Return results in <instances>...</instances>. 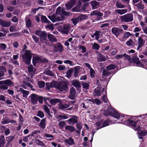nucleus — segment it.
<instances>
[{
	"mask_svg": "<svg viewBox=\"0 0 147 147\" xmlns=\"http://www.w3.org/2000/svg\"><path fill=\"white\" fill-rule=\"evenodd\" d=\"M104 115H110L111 117H113L116 119H119V120H122L124 121V119L125 116H123V115H120L115 110L112 106H110L107 110L106 111H105Z\"/></svg>",
	"mask_w": 147,
	"mask_h": 147,
	"instance_id": "obj_1",
	"label": "nucleus"
},
{
	"mask_svg": "<svg viewBox=\"0 0 147 147\" xmlns=\"http://www.w3.org/2000/svg\"><path fill=\"white\" fill-rule=\"evenodd\" d=\"M46 86L48 89H49L51 87H54L61 91H65L68 89L67 85L65 82L59 83L56 82H54L51 83H47Z\"/></svg>",
	"mask_w": 147,
	"mask_h": 147,
	"instance_id": "obj_2",
	"label": "nucleus"
},
{
	"mask_svg": "<svg viewBox=\"0 0 147 147\" xmlns=\"http://www.w3.org/2000/svg\"><path fill=\"white\" fill-rule=\"evenodd\" d=\"M26 48V45H24L23 52L21 53V55L23 61L26 65H28L30 63L32 54L29 50H24Z\"/></svg>",
	"mask_w": 147,
	"mask_h": 147,
	"instance_id": "obj_3",
	"label": "nucleus"
},
{
	"mask_svg": "<svg viewBox=\"0 0 147 147\" xmlns=\"http://www.w3.org/2000/svg\"><path fill=\"white\" fill-rule=\"evenodd\" d=\"M47 16L49 19L53 22L56 21L62 20L64 18V16L58 13L53 14L51 15L48 16Z\"/></svg>",
	"mask_w": 147,
	"mask_h": 147,
	"instance_id": "obj_4",
	"label": "nucleus"
},
{
	"mask_svg": "<svg viewBox=\"0 0 147 147\" xmlns=\"http://www.w3.org/2000/svg\"><path fill=\"white\" fill-rule=\"evenodd\" d=\"M35 34L39 36L41 41L44 43L47 44V40H46L47 35L45 31H42L40 30L36 31Z\"/></svg>",
	"mask_w": 147,
	"mask_h": 147,
	"instance_id": "obj_5",
	"label": "nucleus"
},
{
	"mask_svg": "<svg viewBox=\"0 0 147 147\" xmlns=\"http://www.w3.org/2000/svg\"><path fill=\"white\" fill-rule=\"evenodd\" d=\"M121 21L125 22H132L133 20V15L131 13L127 14L120 17Z\"/></svg>",
	"mask_w": 147,
	"mask_h": 147,
	"instance_id": "obj_6",
	"label": "nucleus"
},
{
	"mask_svg": "<svg viewBox=\"0 0 147 147\" xmlns=\"http://www.w3.org/2000/svg\"><path fill=\"white\" fill-rule=\"evenodd\" d=\"M123 116L126 117L125 118V119H123L124 121H122V120H119L120 121H118V123H124L125 124L126 123V125L128 124L134 127H136L137 123L136 122L131 119H128L127 120L126 119L127 116L126 115H123Z\"/></svg>",
	"mask_w": 147,
	"mask_h": 147,
	"instance_id": "obj_7",
	"label": "nucleus"
},
{
	"mask_svg": "<svg viewBox=\"0 0 147 147\" xmlns=\"http://www.w3.org/2000/svg\"><path fill=\"white\" fill-rule=\"evenodd\" d=\"M48 60L46 59L42 60L41 58L37 55H35L33 56L32 58V62L34 65H35L37 63L41 62H47Z\"/></svg>",
	"mask_w": 147,
	"mask_h": 147,
	"instance_id": "obj_8",
	"label": "nucleus"
},
{
	"mask_svg": "<svg viewBox=\"0 0 147 147\" xmlns=\"http://www.w3.org/2000/svg\"><path fill=\"white\" fill-rule=\"evenodd\" d=\"M69 117H73L67 120L69 124L73 125L78 122V117L77 116L75 115H69Z\"/></svg>",
	"mask_w": 147,
	"mask_h": 147,
	"instance_id": "obj_9",
	"label": "nucleus"
},
{
	"mask_svg": "<svg viewBox=\"0 0 147 147\" xmlns=\"http://www.w3.org/2000/svg\"><path fill=\"white\" fill-rule=\"evenodd\" d=\"M15 88L17 89V92H19L20 91L23 94V97H26L29 94V92L28 91L24 90L22 88H19L17 86L15 87Z\"/></svg>",
	"mask_w": 147,
	"mask_h": 147,
	"instance_id": "obj_10",
	"label": "nucleus"
},
{
	"mask_svg": "<svg viewBox=\"0 0 147 147\" xmlns=\"http://www.w3.org/2000/svg\"><path fill=\"white\" fill-rule=\"evenodd\" d=\"M54 50L55 51L61 53L63 50V46L59 43H57L54 46Z\"/></svg>",
	"mask_w": 147,
	"mask_h": 147,
	"instance_id": "obj_11",
	"label": "nucleus"
},
{
	"mask_svg": "<svg viewBox=\"0 0 147 147\" xmlns=\"http://www.w3.org/2000/svg\"><path fill=\"white\" fill-rule=\"evenodd\" d=\"M30 96L32 103L33 105L37 104L38 100L39 99V97L35 94H31Z\"/></svg>",
	"mask_w": 147,
	"mask_h": 147,
	"instance_id": "obj_12",
	"label": "nucleus"
},
{
	"mask_svg": "<svg viewBox=\"0 0 147 147\" xmlns=\"http://www.w3.org/2000/svg\"><path fill=\"white\" fill-rule=\"evenodd\" d=\"M56 13L62 15L63 16H68L69 15V13L65 11L63 9H62L61 11V7H58L56 10Z\"/></svg>",
	"mask_w": 147,
	"mask_h": 147,
	"instance_id": "obj_13",
	"label": "nucleus"
},
{
	"mask_svg": "<svg viewBox=\"0 0 147 147\" xmlns=\"http://www.w3.org/2000/svg\"><path fill=\"white\" fill-rule=\"evenodd\" d=\"M138 60L139 58H135L133 60V62L134 64V65L144 68V65L141 62L139 61Z\"/></svg>",
	"mask_w": 147,
	"mask_h": 147,
	"instance_id": "obj_14",
	"label": "nucleus"
},
{
	"mask_svg": "<svg viewBox=\"0 0 147 147\" xmlns=\"http://www.w3.org/2000/svg\"><path fill=\"white\" fill-rule=\"evenodd\" d=\"M122 31V30L120 28H112V33L116 37L118 36Z\"/></svg>",
	"mask_w": 147,
	"mask_h": 147,
	"instance_id": "obj_15",
	"label": "nucleus"
},
{
	"mask_svg": "<svg viewBox=\"0 0 147 147\" xmlns=\"http://www.w3.org/2000/svg\"><path fill=\"white\" fill-rule=\"evenodd\" d=\"M0 24L3 27H8L11 25V22L0 20Z\"/></svg>",
	"mask_w": 147,
	"mask_h": 147,
	"instance_id": "obj_16",
	"label": "nucleus"
},
{
	"mask_svg": "<svg viewBox=\"0 0 147 147\" xmlns=\"http://www.w3.org/2000/svg\"><path fill=\"white\" fill-rule=\"evenodd\" d=\"M70 94L69 96V98L73 100L75 97L76 90L74 88H72L70 89Z\"/></svg>",
	"mask_w": 147,
	"mask_h": 147,
	"instance_id": "obj_17",
	"label": "nucleus"
},
{
	"mask_svg": "<svg viewBox=\"0 0 147 147\" xmlns=\"http://www.w3.org/2000/svg\"><path fill=\"white\" fill-rule=\"evenodd\" d=\"M76 4L75 0H72L68 3L66 4L65 6L67 9H70Z\"/></svg>",
	"mask_w": 147,
	"mask_h": 147,
	"instance_id": "obj_18",
	"label": "nucleus"
},
{
	"mask_svg": "<svg viewBox=\"0 0 147 147\" xmlns=\"http://www.w3.org/2000/svg\"><path fill=\"white\" fill-rule=\"evenodd\" d=\"M2 83L3 84L7 85L8 86H11L14 85V83L9 79L2 80Z\"/></svg>",
	"mask_w": 147,
	"mask_h": 147,
	"instance_id": "obj_19",
	"label": "nucleus"
},
{
	"mask_svg": "<svg viewBox=\"0 0 147 147\" xmlns=\"http://www.w3.org/2000/svg\"><path fill=\"white\" fill-rule=\"evenodd\" d=\"M138 137L140 139H142L143 137L147 134V132L146 131L143 130L137 132Z\"/></svg>",
	"mask_w": 147,
	"mask_h": 147,
	"instance_id": "obj_20",
	"label": "nucleus"
},
{
	"mask_svg": "<svg viewBox=\"0 0 147 147\" xmlns=\"http://www.w3.org/2000/svg\"><path fill=\"white\" fill-rule=\"evenodd\" d=\"M46 120L45 118H44L42 119L39 124V126L41 128L44 129L45 128L46 123Z\"/></svg>",
	"mask_w": 147,
	"mask_h": 147,
	"instance_id": "obj_21",
	"label": "nucleus"
},
{
	"mask_svg": "<svg viewBox=\"0 0 147 147\" xmlns=\"http://www.w3.org/2000/svg\"><path fill=\"white\" fill-rule=\"evenodd\" d=\"M65 142L66 144L70 146L72 145L75 144L74 139L71 137H69V139H65Z\"/></svg>",
	"mask_w": 147,
	"mask_h": 147,
	"instance_id": "obj_22",
	"label": "nucleus"
},
{
	"mask_svg": "<svg viewBox=\"0 0 147 147\" xmlns=\"http://www.w3.org/2000/svg\"><path fill=\"white\" fill-rule=\"evenodd\" d=\"M70 118L69 115H59L57 118L59 120L62 119H65Z\"/></svg>",
	"mask_w": 147,
	"mask_h": 147,
	"instance_id": "obj_23",
	"label": "nucleus"
},
{
	"mask_svg": "<svg viewBox=\"0 0 147 147\" xmlns=\"http://www.w3.org/2000/svg\"><path fill=\"white\" fill-rule=\"evenodd\" d=\"M143 40L141 37H139L138 38V47L137 48V50H139L143 45Z\"/></svg>",
	"mask_w": 147,
	"mask_h": 147,
	"instance_id": "obj_24",
	"label": "nucleus"
},
{
	"mask_svg": "<svg viewBox=\"0 0 147 147\" xmlns=\"http://www.w3.org/2000/svg\"><path fill=\"white\" fill-rule=\"evenodd\" d=\"M127 9H117L115 11V12L117 13H118L120 15H122L126 13L127 12Z\"/></svg>",
	"mask_w": 147,
	"mask_h": 147,
	"instance_id": "obj_25",
	"label": "nucleus"
},
{
	"mask_svg": "<svg viewBox=\"0 0 147 147\" xmlns=\"http://www.w3.org/2000/svg\"><path fill=\"white\" fill-rule=\"evenodd\" d=\"M48 37L49 40L52 42H55L57 41L56 38L54 36L51 34H48Z\"/></svg>",
	"mask_w": 147,
	"mask_h": 147,
	"instance_id": "obj_26",
	"label": "nucleus"
},
{
	"mask_svg": "<svg viewBox=\"0 0 147 147\" xmlns=\"http://www.w3.org/2000/svg\"><path fill=\"white\" fill-rule=\"evenodd\" d=\"M6 72L5 67L3 66H0V78L4 75V73Z\"/></svg>",
	"mask_w": 147,
	"mask_h": 147,
	"instance_id": "obj_27",
	"label": "nucleus"
},
{
	"mask_svg": "<svg viewBox=\"0 0 147 147\" xmlns=\"http://www.w3.org/2000/svg\"><path fill=\"white\" fill-rule=\"evenodd\" d=\"M93 9H96L99 6V4L96 1H91L90 3Z\"/></svg>",
	"mask_w": 147,
	"mask_h": 147,
	"instance_id": "obj_28",
	"label": "nucleus"
},
{
	"mask_svg": "<svg viewBox=\"0 0 147 147\" xmlns=\"http://www.w3.org/2000/svg\"><path fill=\"white\" fill-rule=\"evenodd\" d=\"M72 85L75 87L80 88L81 87V84L80 82L77 80H74L72 81Z\"/></svg>",
	"mask_w": 147,
	"mask_h": 147,
	"instance_id": "obj_29",
	"label": "nucleus"
},
{
	"mask_svg": "<svg viewBox=\"0 0 147 147\" xmlns=\"http://www.w3.org/2000/svg\"><path fill=\"white\" fill-rule=\"evenodd\" d=\"M5 144L4 137L2 136L0 137V147H3Z\"/></svg>",
	"mask_w": 147,
	"mask_h": 147,
	"instance_id": "obj_30",
	"label": "nucleus"
},
{
	"mask_svg": "<svg viewBox=\"0 0 147 147\" xmlns=\"http://www.w3.org/2000/svg\"><path fill=\"white\" fill-rule=\"evenodd\" d=\"M68 28H58V30L62 33L67 34L69 32Z\"/></svg>",
	"mask_w": 147,
	"mask_h": 147,
	"instance_id": "obj_31",
	"label": "nucleus"
},
{
	"mask_svg": "<svg viewBox=\"0 0 147 147\" xmlns=\"http://www.w3.org/2000/svg\"><path fill=\"white\" fill-rule=\"evenodd\" d=\"M90 101L92 102L93 103L96 104L97 105H99L101 103V101L98 98L94 99H90Z\"/></svg>",
	"mask_w": 147,
	"mask_h": 147,
	"instance_id": "obj_32",
	"label": "nucleus"
},
{
	"mask_svg": "<svg viewBox=\"0 0 147 147\" xmlns=\"http://www.w3.org/2000/svg\"><path fill=\"white\" fill-rule=\"evenodd\" d=\"M142 117V122L143 123H147V113L143 115H139L137 117Z\"/></svg>",
	"mask_w": 147,
	"mask_h": 147,
	"instance_id": "obj_33",
	"label": "nucleus"
},
{
	"mask_svg": "<svg viewBox=\"0 0 147 147\" xmlns=\"http://www.w3.org/2000/svg\"><path fill=\"white\" fill-rule=\"evenodd\" d=\"M65 129L66 130L69 131L71 132H74L75 130V128L72 126L67 125L65 127Z\"/></svg>",
	"mask_w": 147,
	"mask_h": 147,
	"instance_id": "obj_34",
	"label": "nucleus"
},
{
	"mask_svg": "<svg viewBox=\"0 0 147 147\" xmlns=\"http://www.w3.org/2000/svg\"><path fill=\"white\" fill-rule=\"evenodd\" d=\"M103 15L102 13H100V12L96 11H92L91 14H90V15H97L99 16H101Z\"/></svg>",
	"mask_w": 147,
	"mask_h": 147,
	"instance_id": "obj_35",
	"label": "nucleus"
},
{
	"mask_svg": "<svg viewBox=\"0 0 147 147\" xmlns=\"http://www.w3.org/2000/svg\"><path fill=\"white\" fill-rule=\"evenodd\" d=\"M35 143L38 145L43 146L44 147H46V145L42 141H40L38 140H36Z\"/></svg>",
	"mask_w": 147,
	"mask_h": 147,
	"instance_id": "obj_36",
	"label": "nucleus"
},
{
	"mask_svg": "<svg viewBox=\"0 0 147 147\" xmlns=\"http://www.w3.org/2000/svg\"><path fill=\"white\" fill-rule=\"evenodd\" d=\"M26 26L29 28L32 26V24L29 18H26L25 19Z\"/></svg>",
	"mask_w": 147,
	"mask_h": 147,
	"instance_id": "obj_37",
	"label": "nucleus"
},
{
	"mask_svg": "<svg viewBox=\"0 0 147 147\" xmlns=\"http://www.w3.org/2000/svg\"><path fill=\"white\" fill-rule=\"evenodd\" d=\"M110 121L109 119L105 121H104L102 123V127H106L108 125H109L111 124V123H110Z\"/></svg>",
	"mask_w": 147,
	"mask_h": 147,
	"instance_id": "obj_38",
	"label": "nucleus"
},
{
	"mask_svg": "<svg viewBox=\"0 0 147 147\" xmlns=\"http://www.w3.org/2000/svg\"><path fill=\"white\" fill-rule=\"evenodd\" d=\"M100 89L99 88H95L94 92L96 96H98L100 95L101 92Z\"/></svg>",
	"mask_w": 147,
	"mask_h": 147,
	"instance_id": "obj_39",
	"label": "nucleus"
},
{
	"mask_svg": "<svg viewBox=\"0 0 147 147\" xmlns=\"http://www.w3.org/2000/svg\"><path fill=\"white\" fill-rule=\"evenodd\" d=\"M102 122L101 121H98L96 123L95 125L98 128L97 130L102 127Z\"/></svg>",
	"mask_w": 147,
	"mask_h": 147,
	"instance_id": "obj_40",
	"label": "nucleus"
},
{
	"mask_svg": "<svg viewBox=\"0 0 147 147\" xmlns=\"http://www.w3.org/2000/svg\"><path fill=\"white\" fill-rule=\"evenodd\" d=\"M60 100L58 98L51 99L50 100V102L52 105H55L57 102H59Z\"/></svg>",
	"mask_w": 147,
	"mask_h": 147,
	"instance_id": "obj_41",
	"label": "nucleus"
},
{
	"mask_svg": "<svg viewBox=\"0 0 147 147\" xmlns=\"http://www.w3.org/2000/svg\"><path fill=\"white\" fill-rule=\"evenodd\" d=\"M59 108L61 110H64L68 108L69 107L68 105L67 104L63 105L62 104H60L59 106Z\"/></svg>",
	"mask_w": 147,
	"mask_h": 147,
	"instance_id": "obj_42",
	"label": "nucleus"
},
{
	"mask_svg": "<svg viewBox=\"0 0 147 147\" xmlns=\"http://www.w3.org/2000/svg\"><path fill=\"white\" fill-rule=\"evenodd\" d=\"M98 59L100 61H103L106 60V58L105 56L100 54L98 57Z\"/></svg>",
	"mask_w": 147,
	"mask_h": 147,
	"instance_id": "obj_43",
	"label": "nucleus"
},
{
	"mask_svg": "<svg viewBox=\"0 0 147 147\" xmlns=\"http://www.w3.org/2000/svg\"><path fill=\"white\" fill-rule=\"evenodd\" d=\"M116 6L118 8H122L125 7V6L121 4L120 2L117 1L116 4Z\"/></svg>",
	"mask_w": 147,
	"mask_h": 147,
	"instance_id": "obj_44",
	"label": "nucleus"
},
{
	"mask_svg": "<svg viewBox=\"0 0 147 147\" xmlns=\"http://www.w3.org/2000/svg\"><path fill=\"white\" fill-rule=\"evenodd\" d=\"M1 122L3 124L8 123H10V119L8 118H3Z\"/></svg>",
	"mask_w": 147,
	"mask_h": 147,
	"instance_id": "obj_45",
	"label": "nucleus"
},
{
	"mask_svg": "<svg viewBox=\"0 0 147 147\" xmlns=\"http://www.w3.org/2000/svg\"><path fill=\"white\" fill-rule=\"evenodd\" d=\"M41 21L42 22L47 23H49L50 22L48 20L46 17L45 16H42L41 18Z\"/></svg>",
	"mask_w": 147,
	"mask_h": 147,
	"instance_id": "obj_46",
	"label": "nucleus"
},
{
	"mask_svg": "<svg viewBox=\"0 0 147 147\" xmlns=\"http://www.w3.org/2000/svg\"><path fill=\"white\" fill-rule=\"evenodd\" d=\"M78 17L79 18L80 21L84 20H85L88 18L87 16L86 15L83 14L80 15V16Z\"/></svg>",
	"mask_w": 147,
	"mask_h": 147,
	"instance_id": "obj_47",
	"label": "nucleus"
},
{
	"mask_svg": "<svg viewBox=\"0 0 147 147\" xmlns=\"http://www.w3.org/2000/svg\"><path fill=\"white\" fill-rule=\"evenodd\" d=\"M137 8L141 10H143L144 8V5L140 3H139L136 5Z\"/></svg>",
	"mask_w": 147,
	"mask_h": 147,
	"instance_id": "obj_48",
	"label": "nucleus"
},
{
	"mask_svg": "<svg viewBox=\"0 0 147 147\" xmlns=\"http://www.w3.org/2000/svg\"><path fill=\"white\" fill-rule=\"evenodd\" d=\"M8 86L5 84H1L0 86V89L1 90H5L8 89Z\"/></svg>",
	"mask_w": 147,
	"mask_h": 147,
	"instance_id": "obj_49",
	"label": "nucleus"
},
{
	"mask_svg": "<svg viewBox=\"0 0 147 147\" xmlns=\"http://www.w3.org/2000/svg\"><path fill=\"white\" fill-rule=\"evenodd\" d=\"M3 30H1L3 31H4V33H2V32H0V37H3L5 36L6 35V33H7L9 32V31L8 30H4V28H3Z\"/></svg>",
	"mask_w": 147,
	"mask_h": 147,
	"instance_id": "obj_50",
	"label": "nucleus"
},
{
	"mask_svg": "<svg viewBox=\"0 0 147 147\" xmlns=\"http://www.w3.org/2000/svg\"><path fill=\"white\" fill-rule=\"evenodd\" d=\"M64 63L65 64H69L71 66H73L75 65V64L73 63L72 61L68 60L64 61Z\"/></svg>",
	"mask_w": 147,
	"mask_h": 147,
	"instance_id": "obj_51",
	"label": "nucleus"
},
{
	"mask_svg": "<svg viewBox=\"0 0 147 147\" xmlns=\"http://www.w3.org/2000/svg\"><path fill=\"white\" fill-rule=\"evenodd\" d=\"M82 86L83 88L86 89H88L89 86V84L88 83H86L85 82L82 83Z\"/></svg>",
	"mask_w": 147,
	"mask_h": 147,
	"instance_id": "obj_52",
	"label": "nucleus"
},
{
	"mask_svg": "<svg viewBox=\"0 0 147 147\" xmlns=\"http://www.w3.org/2000/svg\"><path fill=\"white\" fill-rule=\"evenodd\" d=\"M43 108L44 110L48 115H50V110L47 106L44 105L43 106Z\"/></svg>",
	"mask_w": 147,
	"mask_h": 147,
	"instance_id": "obj_53",
	"label": "nucleus"
},
{
	"mask_svg": "<svg viewBox=\"0 0 147 147\" xmlns=\"http://www.w3.org/2000/svg\"><path fill=\"white\" fill-rule=\"evenodd\" d=\"M72 20L73 23L74 25H76L78 22L79 21H80L79 18L78 17L72 19Z\"/></svg>",
	"mask_w": 147,
	"mask_h": 147,
	"instance_id": "obj_54",
	"label": "nucleus"
},
{
	"mask_svg": "<svg viewBox=\"0 0 147 147\" xmlns=\"http://www.w3.org/2000/svg\"><path fill=\"white\" fill-rule=\"evenodd\" d=\"M116 67L115 65L113 64H111L107 67V69L108 70H111L114 69Z\"/></svg>",
	"mask_w": 147,
	"mask_h": 147,
	"instance_id": "obj_55",
	"label": "nucleus"
},
{
	"mask_svg": "<svg viewBox=\"0 0 147 147\" xmlns=\"http://www.w3.org/2000/svg\"><path fill=\"white\" fill-rule=\"evenodd\" d=\"M90 76L91 78H94L95 77V72L93 70V69L92 68L90 70Z\"/></svg>",
	"mask_w": 147,
	"mask_h": 147,
	"instance_id": "obj_56",
	"label": "nucleus"
},
{
	"mask_svg": "<svg viewBox=\"0 0 147 147\" xmlns=\"http://www.w3.org/2000/svg\"><path fill=\"white\" fill-rule=\"evenodd\" d=\"M14 138V136H9L7 137L6 138V140L8 142H9L12 141Z\"/></svg>",
	"mask_w": 147,
	"mask_h": 147,
	"instance_id": "obj_57",
	"label": "nucleus"
},
{
	"mask_svg": "<svg viewBox=\"0 0 147 147\" xmlns=\"http://www.w3.org/2000/svg\"><path fill=\"white\" fill-rule=\"evenodd\" d=\"M79 69L78 67H75V72L74 76L76 77L78 76L79 73Z\"/></svg>",
	"mask_w": 147,
	"mask_h": 147,
	"instance_id": "obj_58",
	"label": "nucleus"
},
{
	"mask_svg": "<svg viewBox=\"0 0 147 147\" xmlns=\"http://www.w3.org/2000/svg\"><path fill=\"white\" fill-rule=\"evenodd\" d=\"M92 47L93 49L98 50L100 48V46L97 44L94 43Z\"/></svg>",
	"mask_w": 147,
	"mask_h": 147,
	"instance_id": "obj_59",
	"label": "nucleus"
},
{
	"mask_svg": "<svg viewBox=\"0 0 147 147\" xmlns=\"http://www.w3.org/2000/svg\"><path fill=\"white\" fill-rule=\"evenodd\" d=\"M126 44L128 46H131L133 45L134 42L133 40L130 39L126 42Z\"/></svg>",
	"mask_w": 147,
	"mask_h": 147,
	"instance_id": "obj_60",
	"label": "nucleus"
},
{
	"mask_svg": "<svg viewBox=\"0 0 147 147\" xmlns=\"http://www.w3.org/2000/svg\"><path fill=\"white\" fill-rule=\"evenodd\" d=\"M37 116L41 118H42L44 116V114L42 111H39L37 113Z\"/></svg>",
	"mask_w": 147,
	"mask_h": 147,
	"instance_id": "obj_61",
	"label": "nucleus"
},
{
	"mask_svg": "<svg viewBox=\"0 0 147 147\" xmlns=\"http://www.w3.org/2000/svg\"><path fill=\"white\" fill-rule=\"evenodd\" d=\"M100 32L99 31H96L94 34V35L95 36V38L96 40H98L99 37V35Z\"/></svg>",
	"mask_w": 147,
	"mask_h": 147,
	"instance_id": "obj_62",
	"label": "nucleus"
},
{
	"mask_svg": "<svg viewBox=\"0 0 147 147\" xmlns=\"http://www.w3.org/2000/svg\"><path fill=\"white\" fill-rule=\"evenodd\" d=\"M79 48L80 49L82 50L81 52L82 53H84L86 52V47L83 46H80L79 47Z\"/></svg>",
	"mask_w": 147,
	"mask_h": 147,
	"instance_id": "obj_63",
	"label": "nucleus"
},
{
	"mask_svg": "<svg viewBox=\"0 0 147 147\" xmlns=\"http://www.w3.org/2000/svg\"><path fill=\"white\" fill-rule=\"evenodd\" d=\"M45 85V83L44 82H38V85L39 87L40 88H43Z\"/></svg>",
	"mask_w": 147,
	"mask_h": 147,
	"instance_id": "obj_64",
	"label": "nucleus"
}]
</instances>
